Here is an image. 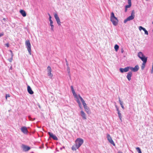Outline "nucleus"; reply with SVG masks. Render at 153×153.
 <instances>
[{"label": "nucleus", "instance_id": "32", "mask_svg": "<svg viewBox=\"0 0 153 153\" xmlns=\"http://www.w3.org/2000/svg\"><path fill=\"white\" fill-rule=\"evenodd\" d=\"M139 28L140 30H143L145 28L143 27L142 26H140L139 27Z\"/></svg>", "mask_w": 153, "mask_h": 153}, {"label": "nucleus", "instance_id": "8", "mask_svg": "<svg viewBox=\"0 0 153 153\" xmlns=\"http://www.w3.org/2000/svg\"><path fill=\"white\" fill-rule=\"evenodd\" d=\"M22 148L23 149V151L24 152H27L30 149V148L28 146L22 144Z\"/></svg>", "mask_w": 153, "mask_h": 153}, {"label": "nucleus", "instance_id": "44", "mask_svg": "<svg viewBox=\"0 0 153 153\" xmlns=\"http://www.w3.org/2000/svg\"><path fill=\"white\" fill-rule=\"evenodd\" d=\"M4 35V33H3L2 32L1 33H0V37H1V36H3Z\"/></svg>", "mask_w": 153, "mask_h": 153}, {"label": "nucleus", "instance_id": "17", "mask_svg": "<svg viewBox=\"0 0 153 153\" xmlns=\"http://www.w3.org/2000/svg\"><path fill=\"white\" fill-rule=\"evenodd\" d=\"M20 13L23 17H25L26 16V13L25 11L23 10H20Z\"/></svg>", "mask_w": 153, "mask_h": 153}, {"label": "nucleus", "instance_id": "43", "mask_svg": "<svg viewBox=\"0 0 153 153\" xmlns=\"http://www.w3.org/2000/svg\"><path fill=\"white\" fill-rule=\"evenodd\" d=\"M5 45L7 47H9V44L8 43H6Z\"/></svg>", "mask_w": 153, "mask_h": 153}, {"label": "nucleus", "instance_id": "42", "mask_svg": "<svg viewBox=\"0 0 153 153\" xmlns=\"http://www.w3.org/2000/svg\"><path fill=\"white\" fill-rule=\"evenodd\" d=\"M49 21L50 22V25L53 24V22L52 21V20H49Z\"/></svg>", "mask_w": 153, "mask_h": 153}, {"label": "nucleus", "instance_id": "52", "mask_svg": "<svg viewBox=\"0 0 153 153\" xmlns=\"http://www.w3.org/2000/svg\"><path fill=\"white\" fill-rule=\"evenodd\" d=\"M12 67H11L10 69H12Z\"/></svg>", "mask_w": 153, "mask_h": 153}, {"label": "nucleus", "instance_id": "46", "mask_svg": "<svg viewBox=\"0 0 153 153\" xmlns=\"http://www.w3.org/2000/svg\"><path fill=\"white\" fill-rule=\"evenodd\" d=\"M65 61H66V65H67V66H68V62L66 59H65Z\"/></svg>", "mask_w": 153, "mask_h": 153}, {"label": "nucleus", "instance_id": "47", "mask_svg": "<svg viewBox=\"0 0 153 153\" xmlns=\"http://www.w3.org/2000/svg\"><path fill=\"white\" fill-rule=\"evenodd\" d=\"M124 52V50L123 48H122L121 49V52L123 53Z\"/></svg>", "mask_w": 153, "mask_h": 153}, {"label": "nucleus", "instance_id": "41", "mask_svg": "<svg viewBox=\"0 0 153 153\" xmlns=\"http://www.w3.org/2000/svg\"><path fill=\"white\" fill-rule=\"evenodd\" d=\"M13 60V58L11 57V58L9 60V61L10 62H11Z\"/></svg>", "mask_w": 153, "mask_h": 153}, {"label": "nucleus", "instance_id": "9", "mask_svg": "<svg viewBox=\"0 0 153 153\" xmlns=\"http://www.w3.org/2000/svg\"><path fill=\"white\" fill-rule=\"evenodd\" d=\"M55 18L57 22V23L59 26L61 25V22L59 17L58 16L57 14L56 13L54 15Z\"/></svg>", "mask_w": 153, "mask_h": 153}, {"label": "nucleus", "instance_id": "54", "mask_svg": "<svg viewBox=\"0 0 153 153\" xmlns=\"http://www.w3.org/2000/svg\"><path fill=\"white\" fill-rule=\"evenodd\" d=\"M146 0V1H148V0Z\"/></svg>", "mask_w": 153, "mask_h": 153}, {"label": "nucleus", "instance_id": "13", "mask_svg": "<svg viewBox=\"0 0 153 153\" xmlns=\"http://www.w3.org/2000/svg\"><path fill=\"white\" fill-rule=\"evenodd\" d=\"M132 74L131 71H129L127 74L126 77L128 81H130L131 79V77L132 76Z\"/></svg>", "mask_w": 153, "mask_h": 153}, {"label": "nucleus", "instance_id": "27", "mask_svg": "<svg viewBox=\"0 0 153 153\" xmlns=\"http://www.w3.org/2000/svg\"><path fill=\"white\" fill-rule=\"evenodd\" d=\"M136 149L137 151L138 152V153H142L141 149L139 147H136Z\"/></svg>", "mask_w": 153, "mask_h": 153}, {"label": "nucleus", "instance_id": "37", "mask_svg": "<svg viewBox=\"0 0 153 153\" xmlns=\"http://www.w3.org/2000/svg\"><path fill=\"white\" fill-rule=\"evenodd\" d=\"M78 105H79V108H80V109H82V105L81 104V103L79 104Z\"/></svg>", "mask_w": 153, "mask_h": 153}, {"label": "nucleus", "instance_id": "50", "mask_svg": "<svg viewBox=\"0 0 153 153\" xmlns=\"http://www.w3.org/2000/svg\"><path fill=\"white\" fill-rule=\"evenodd\" d=\"M151 73L152 74L153 73V69L152 68L151 71Z\"/></svg>", "mask_w": 153, "mask_h": 153}, {"label": "nucleus", "instance_id": "28", "mask_svg": "<svg viewBox=\"0 0 153 153\" xmlns=\"http://www.w3.org/2000/svg\"><path fill=\"white\" fill-rule=\"evenodd\" d=\"M67 70L68 71V73L69 74V76H70V68L68 66L67 67Z\"/></svg>", "mask_w": 153, "mask_h": 153}, {"label": "nucleus", "instance_id": "5", "mask_svg": "<svg viewBox=\"0 0 153 153\" xmlns=\"http://www.w3.org/2000/svg\"><path fill=\"white\" fill-rule=\"evenodd\" d=\"M47 71L48 72V75L49 77L51 79L53 76V75L51 73V67L50 66H48L47 68Z\"/></svg>", "mask_w": 153, "mask_h": 153}, {"label": "nucleus", "instance_id": "12", "mask_svg": "<svg viewBox=\"0 0 153 153\" xmlns=\"http://www.w3.org/2000/svg\"><path fill=\"white\" fill-rule=\"evenodd\" d=\"M119 70L122 73L126 72L128 71V68L127 67L124 68H120Z\"/></svg>", "mask_w": 153, "mask_h": 153}, {"label": "nucleus", "instance_id": "48", "mask_svg": "<svg viewBox=\"0 0 153 153\" xmlns=\"http://www.w3.org/2000/svg\"><path fill=\"white\" fill-rule=\"evenodd\" d=\"M65 148V147L64 146H63L62 147V148H60V150H62V149H64Z\"/></svg>", "mask_w": 153, "mask_h": 153}, {"label": "nucleus", "instance_id": "6", "mask_svg": "<svg viewBox=\"0 0 153 153\" xmlns=\"http://www.w3.org/2000/svg\"><path fill=\"white\" fill-rule=\"evenodd\" d=\"M107 140L110 143H111L114 146L115 145V143H114L113 140H112L111 137L110 136V135L109 134H107Z\"/></svg>", "mask_w": 153, "mask_h": 153}, {"label": "nucleus", "instance_id": "16", "mask_svg": "<svg viewBox=\"0 0 153 153\" xmlns=\"http://www.w3.org/2000/svg\"><path fill=\"white\" fill-rule=\"evenodd\" d=\"M140 59L143 61V63H146L147 60V57L145 56L140 58Z\"/></svg>", "mask_w": 153, "mask_h": 153}, {"label": "nucleus", "instance_id": "26", "mask_svg": "<svg viewBox=\"0 0 153 153\" xmlns=\"http://www.w3.org/2000/svg\"><path fill=\"white\" fill-rule=\"evenodd\" d=\"M72 149L73 151H76L77 149V146L76 145L75 146H73L72 147Z\"/></svg>", "mask_w": 153, "mask_h": 153}, {"label": "nucleus", "instance_id": "49", "mask_svg": "<svg viewBox=\"0 0 153 153\" xmlns=\"http://www.w3.org/2000/svg\"><path fill=\"white\" fill-rule=\"evenodd\" d=\"M127 8L125 7V12H127Z\"/></svg>", "mask_w": 153, "mask_h": 153}, {"label": "nucleus", "instance_id": "31", "mask_svg": "<svg viewBox=\"0 0 153 153\" xmlns=\"http://www.w3.org/2000/svg\"><path fill=\"white\" fill-rule=\"evenodd\" d=\"M145 32V34L148 35V31L145 28L144 29V30H143Z\"/></svg>", "mask_w": 153, "mask_h": 153}, {"label": "nucleus", "instance_id": "3", "mask_svg": "<svg viewBox=\"0 0 153 153\" xmlns=\"http://www.w3.org/2000/svg\"><path fill=\"white\" fill-rule=\"evenodd\" d=\"M76 145L78 149L83 143V140L80 138H78L75 141Z\"/></svg>", "mask_w": 153, "mask_h": 153}, {"label": "nucleus", "instance_id": "25", "mask_svg": "<svg viewBox=\"0 0 153 153\" xmlns=\"http://www.w3.org/2000/svg\"><path fill=\"white\" fill-rule=\"evenodd\" d=\"M146 63H142V66H141V69L142 70H143L144 69Z\"/></svg>", "mask_w": 153, "mask_h": 153}, {"label": "nucleus", "instance_id": "30", "mask_svg": "<svg viewBox=\"0 0 153 153\" xmlns=\"http://www.w3.org/2000/svg\"><path fill=\"white\" fill-rule=\"evenodd\" d=\"M127 67H128V71H129V69H130L133 71L134 68L131 66H128Z\"/></svg>", "mask_w": 153, "mask_h": 153}, {"label": "nucleus", "instance_id": "33", "mask_svg": "<svg viewBox=\"0 0 153 153\" xmlns=\"http://www.w3.org/2000/svg\"><path fill=\"white\" fill-rule=\"evenodd\" d=\"M28 118L29 120L31 121H33L35 119V118L32 119L30 116H28Z\"/></svg>", "mask_w": 153, "mask_h": 153}, {"label": "nucleus", "instance_id": "15", "mask_svg": "<svg viewBox=\"0 0 153 153\" xmlns=\"http://www.w3.org/2000/svg\"><path fill=\"white\" fill-rule=\"evenodd\" d=\"M81 116L82 117V118L84 120H85L86 119V117L85 114L81 110L80 112Z\"/></svg>", "mask_w": 153, "mask_h": 153}, {"label": "nucleus", "instance_id": "10", "mask_svg": "<svg viewBox=\"0 0 153 153\" xmlns=\"http://www.w3.org/2000/svg\"><path fill=\"white\" fill-rule=\"evenodd\" d=\"M82 104H83V107H84V108L85 109V111H86V112L88 114L90 113V111H89V107H88V106H87L86 104L85 103V102H84L82 103Z\"/></svg>", "mask_w": 153, "mask_h": 153}, {"label": "nucleus", "instance_id": "22", "mask_svg": "<svg viewBox=\"0 0 153 153\" xmlns=\"http://www.w3.org/2000/svg\"><path fill=\"white\" fill-rule=\"evenodd\" d=\"M138 56L140 59L142 57H143L145 55L141 52H139L138 53Z\"/></svg>", "mask_w": 153, "mask_h": 153}, {"label": "nucleus", "instance_id": "51", "mask_svg": "<svg viewBox=\"0 0 153 153\" xmlns=\"http://www.w3.org/2000/svg\"><path fill=\"white\" fill-rule=\"evenodd\" d=\"M118 153H123V152H118Z\"/></svg>", "mask_w": 153, "mask_h": 153}, {"label": "nucleus", "instance_id": "23", "mask_svg": "<svg viewBox=\"0 0 153 153\" xmlns=\"http://www.w3.org/2000/svg\"><path fill=\"white\" fill-rule=\"evenodd\" d=\"M117 113L118 114V116H119V117L120 120L121 121H122V117L121 114L120 113V112H118Z\"/></svg>", "mask_w": 153, "mask_h": 153}, {"label": "nucleus", "instance_id": "21", "mask_svg": "<svg viewBox=\"0 0 153 153\" xmlns=\"http://www.w3.org/2000/svg\"><path fill=\"white\" fill-rule=\"evenodd\" d=\"M119 101L121 105V107L123 109H125V108L124 107V106L123 105V101H121L120 100V98L119 97Z\"/></svg>", "mask_w": 153, "mask_h": 153}, {"label": "nucleus", "instance_id": "2", "mask_svg": "<svg viewBox=\"0 0 153 153\" xmlns=\"http://www.w3.org/2000/svg\"><path fill=\"white\" fill-rule=\"evenodd\" d=\"M134 10H132L131 15L128 17L124 21V23H126L127 21L133 20L135 16Z\"/></svg>", "mask_w": 153, "mask_h": 153}, {"label": "nucleus", "instance_id": "36", "mask_svg": "<svg viewBox=\"0 0 153 153\" xmlns=\"http://www.w3.org/2000/svg\"><path fill=\"white\" fill-rule=\"evenodd\" d=\"M10 96L9 94H6L5 96L6 99H7V97H10Z\"/></svg>", "mask_w": 153, "mask_h": 153}, {"label": "nucleus", "instance_id": "39", "mask_svg": "<svg viewBox=\"0 0 153 153\" xmlns=\"http://www.w3.org/2000/svg\"><path fill=\"white\" fill-rule=\"evenodd\" d=\"M48 15L49 16V20H51V17L50 14L49 13H48Z\"/></svg>", "mask_w": 153, "mask_h": 153}, {"label": "nucleus", "instance_id": "35", "mask_svg": "<svg viewBox=\"0 0 153 153\" xmlns=\"http://www.w3.org/2000/svg\"><path fill=\"white\" fill-rule=\"evenodd\" d=\"M77 99L76 101L78 103V104H79L81 103L80 102L79 100V99H78V98L77 97H76Z\"/></svg>", "mask_w": 153, "mask_h": 153}, {"label": "nucleus", "instance_id": "40", "mask_svg": "<svg viewBox=\"0 0 153 153\" xmlns=\"http://www.w3.org/2000/svg\"><path fill=\"white\" fill-rule=\"evenodd\" d=\"M10 52H11V57H12L13 58V53L12 52V51L11 50H10Z\"/></svg>", "mask_w": 153, "mask_h": 153}, {"label": "nucleus", "instance_id": "11", "mask_svg": "<svg viewBox=\"0 0 153 153\" xmlns=\"http://www.w3.org/2000/svg\"><path fill=\"white\" fill-rule=\"evenodd\" d=\"M21 131L25 134H27L28 131L27 128L25 126H23L21 128Z\"/></svg>", "mask_w": 153, "mask_h": 153}, {"label": "nucleus", "instance_id": "45", "mask_svg": "<svg viewBox=\"0 0 153 153\" xmlns=\"http://www.w3.org/2000/svg\"><path fill=\"white\" fill-rule=\"evenodd\" d=\"M116 108H117V113L118 112H120V111H119V108H117V107L116 106Z\"/></svg>", "mask_w": 153, "mask_h": 153}, {"label": "nucleus", "instance_id": "24", "mask_svg": "<svg viewBox=\"0 0 153 153\" xmlns=\"http://www.w3.org/2000/svg\"><path fill=\"white\" fill-rule=\"evenodd\" d=\"M119 46L118 45L116 44L114 46V48L115 50L117 51L119 49Z\"/></svg>", "mask_w": 153, "mask_h": 153}, {"label": "nucleus", "instance_id": "14", "mask_svg": "<svg viewBox=\"0 0 153 153\" xmlns=\"http://www.w3.org/2000/svg\"><path fill=\"white\" fill-rule=\"evenodd\" d=\"M27 91L28 93L30 94H33V91L32 90L30 87L28 85L27 86Z\"/></svg>", "mask_w": 153, "mask_h": 153}, {"label": "nucleus", "instance_id": "4", "mask_svg": "<svg viewBox=\"0 0 153 153\" xmlns=\"http://www.w3.org/2000/svg\"><path fill=\"white\" fill-rule=\"evenodd\" d=\"M25 45L29 53L31 55V45L29 40H28L26 41Z\"/></svg>", "mask_w": 153, "mask_h": 153}, {"label": "nucleus", "instance_id": "7", "mask_svg": "<svg viewBox=\"0 0 153 153\" xmlns=\"http://www.w3.org/2000/svg\"><path fill=\"white\" fill-rule=\"evenodd\" d=\"M48 134L49 135V137L52 138L54 140H57L58 139L55 135H54L52 133L50 132H48Z\"/></svg>", "mask_w": 153, "mask_h": 153}, {"label": "nucleus", "instance_id": "19", "mask_svg": "<svg viewBox=\"0 0 153 153\" xmlns=\"http://www.w3.org/2000/svg\"><path fill=\"white\" fill-rule=\"evenodd\" d=\"M71 91H72V93L73 94V95L74 96V97H76L77 95L76 94L75 92V91H74V88L73 86H71Z\"/></svg>", "mask_w": 153, "mask_h": 153}, {"label": "nucleus", "instance_id": "29", "mask_svg": "<svg viewBox=\"0 0 153 153\" xmlns=\"http://www.w3.org/2000/svg\"><path fill=\"white\" fill-rule=\"evenodd\" d=\"M78 96L80 100L82 103L85 102L84 100L83 99V98L80 96L79 95Z\"/></svg>", "mask_w": 153, "mask_h": 153}, {"label": "nucleus", "instance_id": "53", "mask_svg": "<svg viewBox=\"0 0 153 153\" xmlns=\"http://www.w3.org/2000/svg\"><path fill=\"white\" fill-rule=\"evenodd\" d=\"M3 20H5V18H3Z\"/></svg>", "mask_w": 153, "mask_h": 153}, {"label": "nucleus", "instance_id": "38", "mask_svg": "<svg viewBox=\"0 0 153 153\" xmlns=\"http://www.w3.org/2000/svg\"><path fill=\"white\" fill-rule=\"evenodd\" d=\"M44 148V145H43V144H42V145L40 146L39 147V149H42V148Z\"/></svg>", "mask_w": 153, "mask_h": 153}, {"label": "nucleus", "instance_id": "20", "mask_svg": "<svg viewBox=\"0 0 153 153\" xmlns=\"http://www.w3.org/2000/svg\"><path fill=\"white\" fill-rule=\"evenodd\" d=\"M139 67L138 65L135 66L133 69V72H136L139 69Z\"/></svg>", "mask_w": 153, "mask_h": 153}, {"label": "nucleus", "instance_id": "1", "mask_svg": "<svg viewBox=\"0 0 153 153\" xmlns=\"http://www.w3.org/2000/svg\"><path fill=\"white\" fill-rule=\"evenodd\" d=\"M110 20L112 22L113 24L115 26L117 25L119 22L117 18L115 16L114 13L113 12L111 13Z\"/></svg>", "mask_w": 153, "mask_h": 153}, {"label": "nucleus", "instance_id": "34", "mask_svg": "<svg viewBox=\"0 0 153 153\" xmlns=\"http://www.w3.org/2000/svg\"><path fill=\"white\" fill-rule=\"evenodd\" d=\"M50 25L51 26V30L52 31H53V28L54 27L53 25V24H52V25Z\"/></svg>", "mask_w": 153, "mask_h": 153}, {"label": "nucleus", "instance_id": "18", "mask_svg": "<svg viewBox=\"0 0 153 153\" xmlns=\"http://www.w3.org/2000/svg\"><path fill=\"white\" fill-rule=\"evenodd\" d=\"M128 5H126L125 7L128 8L130 7L131 6V0H128Z\"/></svg>", "mask_w": 153, "mask_h": 153}]
</instances>
